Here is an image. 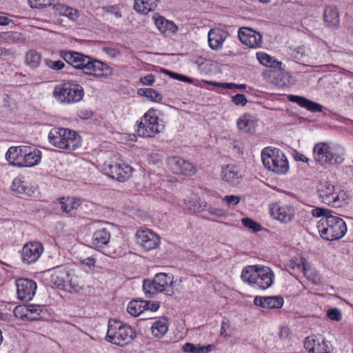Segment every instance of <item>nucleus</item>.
Returning <instances> with one entry per match:
<instances>
[{
	"instance_id": "f257e3e1",
	"label": "nucleus",
	"mask_w": 353,
	"mask_h": 353,
	"mask_svg": "<svg viewBox=\"0 0 353 353\" xmlns=\"http://www.w3.org/2000/svg\"><path fill=\"white\" fill-rule=\"evenodd\" d=\"M61 57L74 68L87 75L97 78H108L112 75V68L105 63L74 51H64Z\"/></svg>"
},
{
	"instance_id": "f03ea898",
	"label": "nucleus",
	"mask_w": 353,
	"mask_h": 353,
	"mask_svg": "<svg viewBox=\"0 0 353 353\" xmlns=\"http://www.w3.org/2000/svg\"><path fill=\"white\" fill-rule=\"evenodd\" d=\"M312 215L314 217H321L317 223V229L323 239L327 241L339 240L346 234L345 221L333 215L328 209L315 208L312 210Z\"/></svg>"
},
{
	"instance_id": "7ed1b4c3",
	"label": "nucleus",
	"mask_w": 353,
	"mask_h": 353,
	"mask_svg": "<svg viewBox=\"0 0 353 353\" xmlns=\"http://www.w3.org/2000/svg\"><path fill=\"white\" fill-rule=\"evenodd\" d=\"M345 149L327 142H319L312 149L313 158L319 165L327 168L341 164L344 161Z\"/></svg>"
},
{
	"instance_id": "20e7f679",
	"label": "nucleus",
	"mask_w": 353,
	"mask_h": 353,
	"mask_svg": "<svg viewBox=\"0 0 353 353\" xmlns=\"http://www.w3.org/2000/svg\"><path fill=\"white\" fill-rule=\"evenodd\" d=\"M241 277L244 283L249 284L251 287L265 290L272 285L275 276L269 267L253 265L245 267Z\"/></svg>"
},
{
	"instance_id": "39448f33",
	"label": "nucleus",
	"mask_w": 353,
	"mask_h": 353,
	"mask_svg": "<svg viewBox=\"0 0 353 353\" xmlns=\"http://www.w3.org/2000/svg\"><path fill=\"white\" fill-rule=\"evenodd\" d=\"M48 139L53 146L67 150H74L81 145V137L74 130L54 128L50 130Z\"/></svg>"
},
{
	"instance_id": "423d86ee",
	"label": "nucleus",
	"mask_w": 353,
	"mask_h": 353,
	"mask_svg": "<svg viewBox=\"0 0 353 353\" xmlns=\"http://www.w3.org/2000/svg\"><path fill=\"white\" fill-rule=\"evenodd\" d=\"M136 336V332L131 326L115 319L109 321L105 337L107 341L124 347L130 344Z\"/></svg>"
},
{
	"instance_id": "0eeeda50",
	"label": "nucleus",
	"mask_w": 353,
	"mask_h": 353,
	"mask_svg": "<svg viewBox=\"0 0 353 353\" xmlns=\"http://www.w3.org/2000/svg\"><path fill=\"white\" fill-rule=\"evenodd\" d=\"M84 96L83 87L72 81L60 83L53 90V97L61 104L69 105L81 101Z\"/></svg>"
},
{
	"instance_id": "6e6552de",
	"label": "nucleus",
	"mask_w": 353,
	"mask_h": 353,
	"mask_svg": "<svg viewBox=\"0 0 353 353\" xmlns=\"http://www.w3.org/2000/svg\"><path fill=\"white\" fill-rule=\"evenodd\" d=\"M164 129L163 121L159 118L157 110L150 108L137 121V132L139 137H154Z\"/></svg>"
},
{
	"instance_id": "1a4fd4ad",
	"label": "nucleus",
	"mask_w": 353,
	"mask_h": 353,
	"mask_svg": "<svg viewBox=\"0 0 353 353\" xmlns=\"http://www.w3.org/2000/svg\"><path fill=\"white\" fill-rule=\"evenodd\" d=\"M174 278L172 274L158 273L155 274L152 281H143V290L148 297L160 292L171 296L174 294Z\"/></svg>"
},
{
	"instance_id": "9d476101",
	"label": "nucleus",
	"mask_w": 353,
	"mask_h": 353,
	"mask_svg": "<svg viewBox=\"0 0 353 353\" xmlns=\"http://www.w3.org/2000/svg\"><path fill=\"white\" fill-rule=\"evenodd\" d=\"M261 155L263 163L268 170L279 174L288 172V161L279 149L267 147L262 150Z\"/></svg>"
},
{
	"instance_id": "9b49d317",
	"label": "nucleus",
	"mask_w": 353,
	"mask_h": 353,
	"mask_svg": "<svg viewBox=\"0 0 353 353\" xmlns=\"http://www.w3.org/2000/svg\"><path fill=\"white\" fill-rule=\"evenodd\" d=\"M318 192L323 203L334 208L342 206L347 198L345 192L336 191L334 186L329 182L321 183Z\"/></svg>"
},
{
	"instance_id": "f8f14e48",
	"label": "nucleus",
	"mask_w": 353,
	"mask_h": 353,
	"mask_svg": "<svg viewBox=\"0 0 353 353\" xmlns=\"http://www.w3.org/2000/svg\"><path fill=\"white\" fill-rule=\"evenodd\" d=\"M104 173L110 178L119 181H124L128 179L132 174V168L123 161L117 162L111 161L105 163L103 167Z\"/></svg>"
},
{
	"instance_id": "ddd939ff",
	"label": "nucleus",
	"mask_w": 353,
	"mask_h": 353,
	"mask_svg": "<svg viewBox=\"0 0 353 353\" xmlns=\"http://www.w3.org/2000/svg\"><path fill=\"white\" fill-rule=\"evenodd\" d=\"M43 252V246L41 243L34 241H29L23 245L20 253L23 263L32 264L37 261Z\"/></svg>"
},
{
	"instance_id": "4468645a",
	"label": "nucleus",
	"mask_w": 353,
	"mask_h": 353,
	"mask_svg": "<svg viewBox=\"0 0 353 353\" xmlns=\"http://www.w3.org/2000/svg\"><path fill=\"white\" fill-rule=\"evenodd\" d=\"M271 216L283 223H290L294 217L295 209L289 204L274 203L270 205Z\"/></svg>"
},
{
	"instance_id": "2eb2a0df",
	"label": "nucleus",
	"mask_w": 353,
	"mask_h": 353,
	"mask_svg": "<svg viewBox=\"0 0 353 353\" xmlns=\"http://www.w3.org/2000/svg\"><path fill=\"white\" fill-rule=\"evenodd\" d=\"M304 345L310 353H333L330 342L321 335L307 337Z\"/></svg>"
},
{
	"instance_id": "dca6fc26",
	"label": "nucleus",
	"mask_w": 353,
	"mask_h": 353,
	"mask_svg": "<svg viewBox=\"0 0 353 353\" xmlns=\"http://www.w3.org/2000/svg\"><path fill=\"white\" fill-rule=\"evenodd\" d=\"M136 241L144 250L149 251L159 246L160 238L150 230H139L136 232Z\"/></svg>"
},
{
	"instance_id": "f3484780",
	"label": "nucleus",
	"mask_w": 353,
	"mask_h": 353,
	"mask_svg": "<svg viewBox=\"0 0 353 353\" xmlns=\"http://www.w3.org/2000/svg\"><path fill=\"white\" fill-rule=\"evenodd\" d=\"M238 36L241 42L250 48H259L263 43V37L257 31L248 28H240L238 31Z\"/></svg>"
},
{
	"instance_id": "a211bd4d",
	"label": "nucleus",
	"mask_w": 353,
	"mask_h": 353,
	"mask_svg": "<svg viewBox=\"0 0 353 353\" xmlns=\"http://www.w3.org/2000/svg\"><path fill=\"white\" fill-rule=\"evenodd\" d=\"M167 164L171 172L176 174L190 176L196 172L194 166L191 163L180 157H169Z\"/></svg>"
},
{
	"instance_id": "6ab92c4d",
	"label": "nucleus",
	"mask_w": 353,
	"mask_h": 353,
	"mask_svg": "<svg viewBox=\"0 0 353 353\" xmlns=\"http://www.w3.org/2000/svg\"><path fill=\"white\" fill-rule=\"evenodd\" d=\"M16 287L18 299L23 301L32 300L37 288V283L28 279H19L17 280Z\"/></svg>"
},
{
	"instance_id": "aec40b11",
	"label": "nucleus",
	"mask_w": 353,
	"mask_h": 353,
	"mask_svg": "<svg viewBox=\"0 0 353 353\" xmlns=\"http://www.w3.org/2000/svg\"><path fill=\"white\" fill-rule=\"evenodd\" d=\"M111 234L105 228H101L95 231L92 234V243L97 250L104 248L103 253L110 256H114V252L107 250L108 244L110 241Z\"/></svg>"
},
{
	"instance_id": "412c9836",
	"label": "nucleus",
	"mask_w": 353,
	"mask_h": 353,
	"mask_svg": "<svg viewBox=\"0 0 353 353\" xmlns=\"http://www.w3.org/2000/svg\"><path fill=\"white\" fill-rule=\"evenodd\" d=\"M28 146H12L9 148L6 154V160L12 165L17 167H23L26 150Z\"/></svg>"
},
{
	"instance_id": "4be33fe9",
	"label": "nucleus",
	"mask_w": 353,
	"mask_h": 353,
	"mask_svg": "<svg viewBox=\"0 0 353 353\" xmlns=\"http://www.w3.org/2000/svg\"><path fill=\"white\" fill-rule=\"evenodd\" d=\"M259 119L255 115L245 113L236 121L238 129L243 132L253 133L258 126Z\"/></svg>"
},
{
	"instance_id": "5701e85b",
	"label": "nucleus",
	"mask_w": 353,
	"mask_h": 353,
	"mask_svg": "<svg viewBox=\"0 0 353 353\" xmlns=\"http://www.w3.org/2000/svg\"><path fill=\"white\" fill-rule=\"evenodd\" d=\"M254 303L256 305L265 309H279L283 307L284 299L281 296H257L254 298Z\"/></svg>"
},
{
	"instance_id": "b1692460",
	"label": "nucleus",
	"mask_w": 353,
	"mask_h": 353,
	"mask_svg": "<svg viewBox=\"0 0 353 353\" xmlns=\"http://www.w3.org/2000/svg\"><path fill=\"white\" fill-rule=\"evenodd\" d=\"M221 178L224 181L234 185L240 183L242 174L236 165L231 164L222 168Z\"/></svg>"
},
{
	"instance_id": "393cba45",
	"label": "nucleus",
	"mask_w": 353,
	"mask_h": 353,
	"mask_svg": "<svg viewBox=\"0 0 353 353\" xmlns=\"http://www.w3.org/2000/svg\"><path fill=\"white\" fill-rule=\"evenodd\" d=\"M50 272V282L57 288H65V279L68 276V268L65 266H58L49 270Z\"/></svg>"
},
{
	"instance_id": "a878e982",
	"label": "nucleus",
	"mask_w": 353,
	"mask_h": 353,
	"mask_svg": "<svg viewBox=\"0 0 353 353\" xmlns=\"http://www.w3.org/2000/svg\"><path fill=\"white\" fill-rule=\"evenodd\" d=\"M227 37V33L220 29H211L208 32V43L211 49H221Z\"/></svg>"
},
{
	"instance_id": "bb28decb",
	"label": "nucleus",
	"mask_w": 353,
	"mask_h": 353,
	"mask_svg": "<svg viewBox=\"0 0 353 353\" xmlns=\"http://www.w3.org/2000/svg\"><path fill=\"white\" fill-rule=\"evenodd\" d=\"M323 20L326 26L330 28H338L340 23L339 10L334 6H327L325 8Z\"/></svg>"
},
{
	"instance_id": "cd10ccee",
	"label": "nucleus",
	"mask_w": 353,
	"mask_h": 353,
	"mask_svg": "<svg viewBox=\"0 0 353 353\" xmlns=\"http://www.w3.org/2000/svg\"><path fill=\"white\" fill-rule=\"evenodd\" d=\"M66 279L68 281H65V288H62V290L72 293L79 292L83 290V283L73 270L68 269V276Z\"/></svg>"
},
{
	"instance_id": "c85d7f7f",
	"label": "nucleus",
	"mask_w": 353,
	"mask_h": 353,
	"mask_svg": "<svg viewBox=\"0 0 353 353\" xmlns=\"http://www.w3.org/2000/svg\"><path fill=\"white\" fill-rule=\"evenodd\" d=\"M288 99L290 101L297 103L301 107L304 108L310 112H321L323 111V107L321 105L307 99L305 97L296 95H290Z\"/></svg>"
},
{
	"instance_id": "c756f323",
	"label": "nucleus",
	"mask_w": 353,
	"mask_h": 353,
	"mask_svg": "<svg viewBox=\"0 0 353 353\" xmlns=\"http://www.w3.org/2000/svg\"><path fill=\"white\" fill-rule=\"evenodd\" d=\"M154 23L158 30L167 35L174 33L177 30L176 26L162 16L154 17Z\"/></svg>"
},
{
	"instance_id": "7c9ffc66",
	"label": "nucleus",
	"mask_w": 353,
	"mask_h": 353,
	"mask_svg": "<svg viewBox=\"0 0 353 353\" xmlns=\"http://www.w3.org/2000/svg\"><path fill=\"white\" fill-rule=\"evenodd\" d=\"M23 167H33L37 165L41 159V152L38 149H32L28 146V150L24 153Z\"/></svg>"
},
{
	"instance_id": "2f4dec72",
	"label": "nucleus",
	"mask_w": 353,
	"mask_h": 353,
	"mask_svg": "<svg viewBox=\"0 0 353 353\" xmlns=\"http://www.w3.org/2000/svg\"><path fill=\"white\" fill-rule=\"evenodd\" d=\"M256 55L258 61L261 65L274 69H281L282 63L267 53L264 52H258Z\"/></svg>"
},
{
	"instance_id": "473e14b6",
	"label": "nucleus",
	"mask_w": 353,
	"mask_h": 353,
	"mask_svg": "<svg viewBox=\"0 0 353 353\" xmlns=\"http://www.w3.org/2000/svg\"><path fill=\"white\" fill-rule=\"evenodd\" d=\"M157 0H134V9L140 14H146L157 7Z\"/></svg>"
},
{
	"instance_id": "72a5a7b5",
	"label": "nucleus",
	"mask_w": 353,
	"mask_h": 353,
	"mask_svg": "<svg viewBox=\"0 0 353 353\" xmlns=\"http://www.w3.org/2000/svg\"><path fill=\"white\" fill-rule=\"evenodd\" d=\"M168 323L166 319H160L153 322L151 326L152 335L156 338H162L168 332Z\"/></svg>"
},
{
	"instance_id": "f704fd0d",
	"label": "nucleus",
	"mask_w": 353,
	"mask_h": 353,
	"mask_svg": "<svg viewBox=\"0 0 353 353\" xmlns=\"http://www.w3.org/2000/svg\"><path fill=\"white\" fill-rule=\"evenodd\" d=\"M12 190L19 195L30 196L33 192L31 188L21 178H15L12 183Z\"/></svg>"
},
{
	"instance_id": "c9c22d12",
	"label": "nucleus",
	"mask_w": 353,
	"mask_h": 353,
	"mask_svg": "<svg viewBox=\"0 0 353 353\" xmlns=\"http://www.w3.org/2000/svg\"><path fill=\"white\" fill-rule=\"evenodd\" d=\"M298 268L301 269V272L307 279L314 284H319L320 283V276L316 271L312 270L306 261H301V263H298Z\"/></svg>"
},
{
	"instance_id": "e433bc0d",
	"label": "nucleus",
	"mask_w": 353,
	"mask_h": 353,
	"mask_svg": "<svg viewBox=\"0 0 353 353\" xmlns=\"http://www.w3.org/2000/svg\"><path fill=\"white\" fill-rule=\"evenodd\" d=\"M146 301L133 300L130 301L127 307L128 312L133 316H138L145 310Z\"/></svg>"
},
{
	"instance_id": "4c0bfd02",
	"label": "nucleus",
	"mask_w": 353,
	"mask_h": 353,
	"mask_svg": "<svg viewBox=\"0 0 353 353\" xmlns=\"http://www.w3.org/2000/svg\"><path fill=\"white\" fill-rule=\"evenodd\" d=\"M60 203L61 208L63 212L72 214L73 210H77L80 206L81 201L79 199L68 197L66 199L62 198Z\"/></svg>"
},
{
	"instance_id": "58836bf2",
	"label": "nucleus",
	"mask_w": 353,
	"mask_h": 353,
	"mask_svg": "<svg viewBox=\"0 0 353 353\" xmlns=\"http://www.w3.org/2000/svg\"><path fill=\"white\" fill-rule=\"evenodd\" d=\"M182 349L183 352L187 353H209L212 350L213 346L212 345H201L186 343L183 345Z\"/></svg>"
},
{
	"instance_id": "ea45409f",
	"label": "nucleus",
	"mask_w": 353,
	"mask_h": 353,
	"mask_svg": "<svg viewBox=\"0 0 353 353\" xmlns=\"http://www.w3.org/2000/svg\"><path fill=\"white\" fill-rule=\"evenodd\" d=\"M137 94L155 103H161L163 99V95L153 88L138 89Z\"/></svg>"
},
{
	"instance_id": "a19ab883",
	"label": "nucleus",
	"mask_w": 353,
	"mask_h": 353,
	"mask_svg": "<svg viewBox=\"0 0 353 353\" xmlns=\"http://www.w3.org/2000/svg\"><path fill=\"white\" fill-rule=\"evenodd\" d=\"M0 39L6 43L14 44L23 41V37L19 32L9 31L0 32Z\"/></svg>"
},
{
	"instance_id": "79ce46f5",
	"label": "nucleus",
	"mask_w": 353,
	"mask_h": 353,
	"mask_svg": "<svg viewBox=\"0 0 353 353\" xmlns=\"http://www.w3.org/2000/svg\"><path fill=\"white\" fill-rule=\"evenodd\" d=\"M41 61V56L37 51L30 50L27 52L25 57L26 64L32 69L38 68Z\"/></svg>"
},
{
	"instance_id": "37998d69",
	"label": "nucleus",
	"mask_w": 353,
	"mask_h": 353,
	"mask_svg": "<svg viewBox=\"0 0 353 353\" xmlns=\"http://www.w3.org/2000/svg\"><path fill=\"white\" fill-rule=\"evenodd\" d=\"M57 10L59 12L60 14L72 21H75L79 18L78 11L71 7L60 4L57 6Z\"/></svg>"
},
{
	"instance_id": "c03bdc74",
	"label": "nucleus",
	"mask_w": 353,
	"mask_h": 353,
	"mask_svg": "<svg viewBox=\"0 0 353 353\" xmlns=\"http://www.w3.org/2000/svg\"><path fill=\"white\" fill-rule=\"evenodd\" d=\"M205 83L208 85H212L214 86H217L219 88H222L224 89H228V90H232V89L244 90L246 88V85L245 84H236L234 83H219V82L208 81H205Z\"/></svg>"
},
{
	"instance_id": "a18cd8bd",
	"label": "nucleus",
	"mask_w": 353,
	"mask_h": 353,
	"mask_svg": "<svg viewBox=\"0 0 353 353\" xmlns=\"http://www.w3.org/2000/svg\"><path fill=\"white\" fill-rule=\"evenodd\" d=\"M28 309V320L35 321L40 318L41 313L43 310V307L38 305H27Z\"/></svg>"
},
{
	"instance_id": "49530a36",
	"label": "nucleus",
	"mask_w": 353,
	"mask_h": 353,
	"mask_svg": "<svg viewBox=\"0 0 353 353\" xmlns=\"http://www.w3.org/2000/svg\"><path fill=\"white\" fill-rule=\"evenodd\" d=\"M241 223L243 225L244 227L252 230L253 232H258L262 230L261 225L250 218H243L241 219Z\"/></svg>"
},
{
	"instance_id": "de8ad7c7",
	"label": "nucleus",
	"mask_w": 353,
	"mask_h": 353,
	"mask_svg": "<svg viewBox=\"0 0 353 353\" xmlns=\"http://www.w3.org/2000/svg\"><path fill=\"white\" fill-rule=\"evenodd\" d=\"M102 10L105 13L113 15L117 19H120L122 17V12L121 10V8L118 5L105 6L102 7Z\"/></svg>"
},
{
	"instance_id": "09e8293b",
	"label": "nucleus",
	"mask_w": 353,
	"mask_h": 353,
	"mask_svg": "<svg viewBox=\"0 0 353 353\" xmlns=\"http://www.w3.org/2000/svg\"><path fill=\"white\" fill-rule=\"evenodd\" d=\"M205 208L201 209L202 211H208V213L215 217L221 218L226 216V212L221 208H213L211 206L204 205Z\"/></svg>"
},
{
	"instance_id": "8fccbe9b",
	"label": "nucleus",
	"mask_w": 353,
	"mask_h": 353,
	"mask_svg": "<svg viewBox=\"0 0 353 353\" xmlns=\"http://www.w3.org/2000/svg\"><path fill=\"white\" fill-rule=\"evenodd\" d=\"M31 8H43L51 5L52 0H28Z\"/></svg>"
},
{
	"instance_id": "3c124183",
	"label": "nucleus",
	"mask_w": 353,
	"mask_h": 353,
	"mask_svg": "<svg viewBox=\"0 0 353 353\" xmlns=\"http://www.w3.org/2000/svg\"><path fill=\"white\" fill-rule=\"evenodd\" d=\"M28 309L27 306H17L14 310V314L17 318L28 320Z\"/></svg>"
},
{
	"instance_id": "603ef678",
	"label": "nucleus",
	"mask_w": 353,
	"mask_h": 353,
	"mask_svg": "<svg viewBox=\"0 0 353 353\" xmlns=\"http://www.w3.org/2000/svg\"><path fill=\"white\" fill-rule=\"evenodd\" d=\"M46 65L49 68L54 70H60L65 66L64 63L62 61H53L51 59L45 60Z\"/></svg>"
},
{
	"instance_id": "864d4df0",
	"label": "nucleus",
	"mask_w": 353,
	"mask_h": 353,
	"mask_svg": "<svg viewBox=\"0 0 353 353\" xmlns=\"http://www.w3.org/2000/svg\"><path fill=\"white\" fill-rule=\"evenodd\" d=\"M327 316L332 321H339L342 318L341 311L338 308H330L327 312Z\"/></svg>"
},
{
	"instance_id": "5fc2aeb1",
	"label": "nucleus",
	"mask_w": 353,
	"mask_h": 353,
	"mask_svg": "<svg viewBox=\"0 0 353 353\" xmlns=\"http://www.w3.org/2000/svg\"><path fill=\"white\" fill-rule=\"evenodd\" d=\"M232 101L236 105L244 106L246 105L248 100L244 94H237L232 97Z\"/></svg>"
},
{
	"instance_id": "6e6d98bb",
	"label": "nucleus",
	"mask_w": 353,
	"mask_h": 353,
	"mask_svg": "<svg viewBox=\"0 0 353 353\" xmlns=\"http://www.w3.org/2000/svg\"><path fill=\"white\" fill-rule=\"evenodd\" d=\"M223 201L228 205H236L240 202L241 198L239 196L227 195L223 198Z\"/></svg>"
},
{
	"instance_id": "4d7b16f0",
	"label": "nucleus",
	"mask_w": 353,
	"mask_h": 353,
	"mask_svg": "<svg viewBox=\"0 0 353 353\" xmlns=\"http://www.w3.org/2000/svg\"><path fill=\"white\" fill-rule=\"evenodd\" d=\"M103 51L110 57L116 58L120 55V51L114 47H104Z\"/></svg>"
},
{
	"instance_id": "13d9d810",
	"label": "nucleus",
	"mask_w": 353,
	"mask_h": 353,
	"mask_svg": "<svg viewBox=\"0 0 353 353\" xmlns=\"http://www.w3.org/2000/svg\"><path fill=\"white\" fill-rule=\"evenodd\" d=\"M79 262L81 265L88 267L89 269H91L95 266L96 259L93 256H90L80 259Z\"/></svg>"
},
{
	"instance_id": "bf43d9fd",
	"label": "nucleus",
	"mask_w": 353,
	"mask_h": 353,
	"mask_svg": "<svg viewBox=\"0 0 353 353\" xmlns=\"http://www.w3.org/2000/svg\"><path fill=\"white\" fill-rule=\"evenodd\" d=\"M154 81H155L154 77L152 74H148L146 76L140 78V82L143 85H152L154 83Z\"/></svg>"
},
{
	"instance_id": "052dcab7",
	"label": "nucleus",
	"mask_w": 353,
	"mask_h": 353,
	"mask_svg": "<svg viewBox=\"0 0 353 353\" xmlns=\"http://www.w3.org/2000/svg\"><path fill=\"white\" fill-rule=\"evenodd\" d=\"M279 337L281 339H288L290 336V328L288 326L283 325L280 328L279 331Z\"/></svg>"
},
{
	"instance_id": "680f3d73",
	"label": "nucleus",
	"mask_w": 353,
	"mask_h": 353,
	"mask_svg": "<svg viewBox=\"0 0 353 353\" xmlns=\"http://www.w3.org/2000/svg\"><path fill=\"white\" fill-rule=\"evenodd\" d=\"M77 115L80 119L86 120L92 117V112L90 110L82 109L78 111Z\"/></svg>"
},
{
	"instance_id": "e2e57ef3",
	"label": "nucleus",
	"mask_w": 353,
	"mask_h": 353,
	"mask_svg": "<svg viewBox=\"0 0 353 353\" xmlns=\"http://www.w3.org/2000/svg\"><path fill=\"white\" fill-rule=\"evenodd\" d=\"M293 157L296 161L307 163L309 161V159L305 154H303L298 151L294 152Z\"/></svg>"
},
{
	"instance_id": "0e129e2a",
	"label": "nucleus",
	"mask_w": 353,
	"mask_h": 353,
	"mask_svg": "<svg viewBox=\"0 0 353 353\" xmlns=\"http://www.w3.org/2000/svg\"><path fill=\"white\" fill-rule=\"evenodd\" d=\"M229 321L224 319L221 322V326L220 330V334L221 336H227V329L229 327Z\"/></svg>"
},
{
	"instance_id": "69168bd1",
	"label": "nucleus",
	"mask_w": 353,
	"mask_h": 353,
	"mask_svg": "<svg viewBox=\"0 0 353 353\" xmlns=\"http://www.w3.org/2000/svg\"><path fill=\"white\" fill-rule=\"evenodd\" d=\"M146 305L145 306V310H150L152 312L157 311L159 306L158 304L150 302V301H146Z\"/></svg>"
},
{
	"instance_id": "338daca9",
	"label": "nucleus",
	"mask_w": 353,
	"mask_h": 353,
	"mask_svg": "<svg viewBox=\"0 0 353 353\" xmlns=\"http://www.w3.org/2000/svg\"><path fill=\"white\" fill-rule=\"evenodd\" d=\"M301 261H306V260L303 259V258H301L300 259H292L290 261L289 266L290 268H292V269L296 268L297 270H299L301 271V269L299 268L298 266H297L298 263H301Z\"/></svg>"
},
{
	"instance_id": "774afa93",
	"label": "nucleus",
	"mask_w": 353,
	"mask_h": 353,
	"mask_svg": "<svg viewBox=\"0 0 353 353\" xmlns=\"http://www.w3.org/2000/svg\"><path fill=\"white\" fill-rule=\"evenodd\" d=\"M171 77H174L176 79L181 80V81H185V82H190L191 81L190 79L188 77H185V76H183L181 74H179L176 73H172Z\"/></svg>"
}]
</instances>
